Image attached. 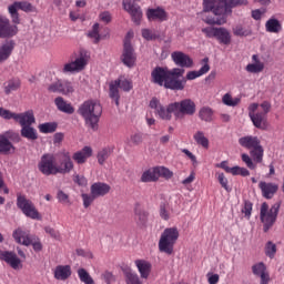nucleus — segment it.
Segmentation results:
<instances>
[{
    "label": "nucleus",
    "instance_id": "nucleus-1",
    "mask_svg": "<svg viewBox=\"0 0 284 284\" xmlns=\"http://www.w3.org/2000/svg\"><path fill=\"white\" fill-rule=\"evenodd\" d=\"M203 11L212 12L215 17H206L203 19L207 26H225L227 16L232 14L233 8L239 6H247V0H203Z\"/></svg>",
    "mask_w": 284,
    "mask_h": 284
},
{
    "label": "nucleus",
    "instance_id": "nucleus-2",
    "mask_svg": "<svg viewBox=\"0 0 284 284\" xmlns=\"http://www.w3.org/2000/svg\"><path fill=\"white\" fill-rule=\"evenodd\" d=\"M239 143L241 148H245V150H250V158L246 153L241 155L243 163H245L248 170H256V163H263V156L265 154V150L263 145H261V139L254 135H245L239 139Z\"/></svg>",
    "mask_w": 284,
    "mask_h": 284
},
{
    "label": "nucleus",
    "instance_id": "nucleus-3",
    "mask_svg": "<svg viewBox=\"0 0 284 284\" xmlns=\"http://www.w3.org/2000/svg\"><path fill=\"white\" fill-rule=\"evenodd\" d=\"M78 114L84 119L88 128L97 132V130H99V121L103 114V106H101L99 101L87 100L79 106Z\"/></svg>",
    "mask_w": 284,
    "mask_h": 284
},
{
    "label": "nucleus",
    "instance_id": "nucleus-4",
    "mask_svg": "<svg viewBox=\"0 0 284 284\" xmlns=\"http://www.w3.org/2000/svg\"><path fill=\"white\" fill-rule=\"evenodd\" d=\"M263 112H256L258 110V103H252L248 106V116L257 130H267L270 128V122H267V114L272 110V103L264 101L260 104Z\"/></svg>",
    "mask_w": 284,
    "mask_h": 284
},
{
    "label": "nucleus",
    "instance_id": "nucleus-5",
    "mask_svg": "<svg viewBox=\"0 0 284 284\" xmlns=\"http://www.w3.org/2000/svg\"><path fill=\"white\" fill-rule=\"evenodd\" d=\"M179 229L178 227H168L165 229L159 240V252L162 254H168L169 256L174 254V245L179 241Z\"/></svg>",
    "mask_w": 284,
    "mask_h": 284
},
{
    "label": "nucleus",
    "instance_id": "nucleus-6",
    "mask_svg": "<svg viewBox=\"0 0 284 284\" xmlns=\"http://www.w3.org/2000/svg\"><path fill=\"white\" fill-rule=\"evenodd\" d=\"M281 210V204L275 203L270 209V204L267 202H263L260 209V220L263 223L264 232H270V230L276 223V219H278V212Z\"/></svg>",
    "mask_w": 284,
    "mask_h": 284
},
{
    "label": "nucleus",
    "instance_id": "nucleus-7",
    "mask_svg": "<svg viewBox=\"0 0 284 284\" xmlns=\"http://www.w3.org/2000/svg\"><path fill=\"white\" fill-rule=\"evenodd\" d=\"M17 207L24 214V216H27V219L41 221V213H39V210H37L32 200L21 193H17Z\"/></svg>",
    "mask_w": 284,
    "mask_h": 284
},
{
    "label": "nucleus",
    "instance_id": "nucleus-8",
    "mask_svg": "<svg viewBox=\"0 0 284 284\" xmlns=\"http://www.w3.org/2000/svg\"><path fill=\"white\" fill-rule=\"evenodd\" d=\"M90 61V55H88V51L80 50L78 57L63 65L62 74H78L79 72H83L88 67V62Z\"/></svg>",
    "mask_w": 284,
    "mask_h": 284
},
{
    "label": "nucleus",
    "instance_id": "nucleus-9",
    "mask_svg": "<svg viewBox=\"0 0 284 284\" xmlns=\"http://www.w3.org/2000/svg\"><path fill=\"white\" fill-rule=\"evenodd\" d=\"M201 32L206 39H215L222 45L232 43V33L223 27H206L202 28Z\"/></svg>",
    "mask_w": 284,
    "mask_h": 284
},
{
    "label": "nucleus",
    "instance_id": "nucleus-10",
    "mask_svg": "<svg viewBox=\"0 0 284 284\" xmlns=\"http://www.w3.org/2000/svg\"><path fill=\"white\" fill-rule=\"evenodd\" d=\"M183 74H185L184 69L174 68L169 71L164 88L166 90H184L187 81L183 78Z\"/></svg>",
    "mask_w": 284,
    "mask_h": 284
},
{
    "label": "nucleus",
    "instance_id": "nucleus-11",
    "mask_svg": "<svg viewBox=\"0 0 284 284\" xmlns=\"http://www.w3.org/2000/svg\"><path fill=\"white\" fill-rule=\"evenodd\" d=\"M13 239L17 241L20 245H26L29 247V245H32L34 252H41L43 250V245L37 239L34 235H30L29 231H23L22 229H17L13 232Z\"/></svg>",
    "mask_w": 284,
    "mask_h": 284
},
{
    "label": "nucleus",
    "instance_id": "nucleus-12",
    "mask_svg": "<svg viewBox=\"0 0 284 284\" xmlns=\"http://www.w3.org/2000/svg\"><path fill=\"white\" fill-rule=\"evenodd\" d=\"M38 170L41 172V174H44V176H57L58 164L54 154L44 153L38 163Z\"/></svg>",
    "mask_w": 284,
    "mask_h": 284
},
{
    "label": "nucleus",
    "instance_id": "nucleus-13",
    "mask_svg": "<svg viewBox=\"0 0 284 284\" xmlns=\"http://www.w3.org/2000/svg\"><path fill=\"white\" fill-rule=\"evenodd\" d=\"M175 109V119H183L184 116H194L196 114V103L190 99L173 102Z\"/></svg>",
    "mask_w": 284,
    "mask_h": 284
},
{
    "label": "nucleus",
    "instance_id": "nucleus-14",
    "mask_svg": "<svg viewBox=\"0 0 284 284\" xmlns=\"http://www.w3.org/2000/svg\"><path fill=\"white\" fill-rule=\"evenodd\" d=\"M4 119L7 121L13 119V121H16V123H19L21 128H26L28 125H33V123H37V119L34 118V111L32 110L26 111L23 113H14L10 110H7Z\"/></svg>",
    "mask_w": 284,
    "mask_h": 284
},
{
    "label": "nucleus",
    "instance_id": "nucleus-15",
    "mask_svg": "<svg viewBox=\"0 0 284 284\" xmlns=\"http://www.w3.org/2000/svg\"><path fill=\"white\" fill-rule=\"evenodd\" d=\"M150 108L155 110V114H158L163 121H172V114L175 115L174 103H170L165 108L156 98H152L150 101Z\"/></svg>",
    "mask_w": 284,
    "mask_h": 284
},
{
    "label": "nucleus",
    "instance_id": "nucleus-16",
    "mask_svg": "<svg viewBox=\"0 0 284 284\" xmlns=\"http://www.w3.org/2000/svg\"><path fill=\"white\" fill-rule=\"evenodd\" d=\"M11 141H21V136L17 132L8 131L6 134H0V154H10L14 150Z\"/></svg>",
    "mask_w": 284,
    "mask_h": 284
},
{
    "label": "nucleus",
    "instance_id": "nucleus-17",
    "mask_svg": "<svg viewBox=\"0 0 284 284\" xmlns=\"http://www.w3.org/2000/svg\"><path fill=\"white\" fill-rule=\"evenodd\" d=\"M19 32V27L12 24L8 17L0 14V39H11Z\"/></svg>",
    "mask_w": 284,
    "mask_h": 284
},
{
    "label": "nucleus",
    "instance_id": "nucleus-18",
    "mask_svg": "<svg viewBox=\"0 0 284 284\" xmlns=\"http://www.w3.org/2000/svg\"><path fill=\"white\" fill-rule=\"evenodd\" d=\"M122 6L129 14H131V19L135 26H141V19H143V11L141 7L132 0H123Z\"/></svg>",
    "mask_w": 284,
    "mask_h": 284
},
{
    "label": "nucleus",
    "instance_id": "nucleus-19",
    "mask_svg": "<svg viewBox=\"0 0 284 284\" xmlns=\"http://www.w3.org/2000/svg\"><path fill=\"white\" fill-rule=\"evenodd\" d=\"M61 162L58 164V174H70L74 170V162H72V154L70 151L62 150L60 152Z\"/></svg>",
    "mask_w": 284,
    "mask_h": 284
},
{
    "label": "nucleus",
    "instance_id": "nucleus-20",
    "mask_svg": "<svg viewBox=\"0 0 284 284\" xmlns=\"http://www.w3.org/2000/svg\"><path fill=\"white\" fill-rule=\"evenodd\" d=\"M121 61L126 68H134L136 63V53H134V48H132V43L129 41L124 42Z\"/></svg>",
    "mask_w": 284,
    "mask_h": 284
},
{
    "label": "nucleus",
    "instance_id": "nucleus-21",
    "mask_svg": "<svg viewBox=\"0 0 284 284\" xmlns=\"http://www.w3.org/2000/svg\"><path fill=\"white\" fill-rule=\"evenodd\" d=\"M170 71L163 67H155L151 72V81L155 83V85L164 87L168 82V77L170 75Z\"/></svg>",
    "mask_w": 284,
    "mask_h": 284
},
{
    "label": "nucleus",
    "instance_id": "nucleus-22",
    "mask_svg": "<svg viewBox=\"0 0 284 284\" xmlns=\"http://www.w3.org/2000/svg\"><path fill=\"white\" fill-rule=\"evenodd\" d=\"M150 219V212L141 203L134 205V221L139 227H145Z\"/></svg>",
    "mask_w": 284,
    "mask_h": 284
},
{
    "label": "nucleus",
    "instance_id": "nucleus-23",
    "mask_svg": "<svg viewBox=\"0 0 284 284\" xmlns=\"http://www.w3.org/2000/svg\"><path fill=\"white\" fill-rule=\"evenodd\" d=\"M258 189L262 192V196L264 199L270 200V199H274V195L276 194V192H278V184L261 181L258 183Z\"/></svg>",
    "mask_w": 284,
    "mask_h": 284
},
{
    "label": "nucleus",
    "instance_id": "nucleus-24",
    "mask_svg": "<svg viewBox=\"0 0 284 284\" xmlns=\"http://www.w3.org/2000/svg\"><path fill=\"white\" fill-rule=\"evenodd\" d=\"M134 265L140 274V278L148 281L152 274V263L146 260H135Z\"/></svg>",
    "mask_w": 284,
    "mask_h": 284
},
{
    "label": "nucleus",
    "instance_id": "nucleus-25",
    "mask_svg": "<svg viewBox=\"0 0 284 284\" xmlns=\"http://www.w3.org/2000/svg\"><path fill=\"white\" fill-rule=\"evenodd\" d=\"M171 58L173 59L175 65H179L180 68H192L194 64L192 58L181 51H174L171 54Z\"/></svg>",
    "mask_w": 284,
    "mask_h": 284
},
{
    "label": "nucleus",
    "instance_id": "nucleus-26",
    "mask_svg": "<svg viewBox=\"0 0 284 284\" xmlns=\"http://www.w3.org/2000/svg\"><path fill=\"white\" fill-rule=\"evenodd\" d=\"M0 261H6L12 270H19V265H21V260L17 257V253L10 251L0 250Z\"/></svg>",
    "mask_w": 284,
    "mask_h": 284
},
{
    "label": "nucleus",
    "instance_id": "nucleus-27",
    "mask_svg": "<svg viewBox=\"0 0 284 284\" xmlns=\"http://www.w3.org/2000/svg\"><path fill=\"white\" fill-rule=\"evenodd\" d=\"M16 45L14 40H7L0 45V63H4V61H8L12 57Z\"/></svg>",
    "mask_w": 284,
    "mask_h": 284
},
{
    "label": "nucleus",
    "instance_id": "nucleus-28",
    "mask_svg": "<svg viewBox=\"0 0 284 284\" xmlns=\"http://www.w3.org/2000/svg\"><path fill=\"white\" fill-rule=\"evenodd\" d=\"M55 281H68L72 276V267L70 265H58L53 270Z\"/></svg>",
    "mask_w": 284,
    "mask_h": 284
},
{
    "label": "nucleus",
    "instance_id": "nucleus-29",
    "mask_svg": "<svg viewBox=\"0 0 284 284\" xmlns=\"http://www.w3.org/2000/svg\"><path fill=\"white\" fill-rule=\"evenodd\" d=\"M146 18L149 21H168V12L161 7L148 9Z\"/></svg>",
    "mask_w": 284,
    "mask_h": 284
},
{
    "label": "nucleus",
    "instance_id": "nucleus-30",
    "mask_svg": "<svg viewBox=\"0 0 284 284\" xmlns=\"http://www.w3.org/2000/svg\"><path fill=\"white\" fill-rule=\"evenodd\" d=\"M203 65L199 71H189L186 73L187 81H194V79H199V77H203V74H207L210 72V58H204Z\"/></svg>",
    "mask_w": 284,
    "mask_h": 284
},
{
    "label": "nucleus",
    "instance_id": "nucleus-31",
    "mask_svg": "<svg viewBox=\"0 0 284 284\" xmlns=\"http://www.w3.org/2000/svg\"><path fill=\"white\" fill-rule=\"evenodd\" d=\"M92 156V148L84 146L82 150L73 153L72 159L78 165H83V163L88 162V159Z\"/></svg>",
    "mask_w": 284,
    "mask_h": 284
},
{
    "label": "nucleus",
    "instance_id": "nucleus-32",
    "mask_svg": "<svg viewBox=\"0 0 284 284\" xmlns=\"http://www.w3.org/2000/svg\"><path fill=\"white\" fill-rule=\"evenodd\" d=\"M91 194H93L95 199L105 196V194H110V185L103 182H95L91 185Z\"/></svg>",
    "mask_w": 284,
    "mask_h": 284
},
{
    "label": "nucleus",
    "instance_id": "nucleus-33",
    "mask_svg": "<svg viewBox=\"0 0 284 284\" xmlns=\"http://www.w3.org/2000/svg\"><path fill=\"white\" fill-rule=\"evenodd\" d=\"M54 104L60 112H64V114H74V106H72L71 103H68L63 98H55Z\"/></svg>",
    "mask_w": 284,
    "mask_h": 284
},
{
    "label": "nucleus",
    "instance_id": "nucleus-34",
    "mask_svg": "<svg viewBox=\"0 0 284 284\" xmlns=\"http://www.w3.org/2000/svg\"><path fill=\"white\" fill-rule=\"evenodd\" d=\"M266 32H271L272 34H278V32L283 31V24L276 18H270L265 23Z\"/></svg>",
    "mask_w": 284,
    "mask_h": 284
},
{
    "label": "nucleus",
    "instance_id": "nucleus-35",
    "mask_svg": "<svg viewBox=\"0 0 284 284\" xmlns=\"http://www.w3.org/2000/svg\"><path fill=\"white\" fill-rule=\"evenodd\" d=\"M155 181H159V172L156 171V168L148 169L141 175L142 183H155Z\"/></svg>",
    "mask_w": 284,
    "mask_h": 284
},
{
    "label": "nucleus",
    "instance_id": "nucleus-36",
    "mask_svg": "<svg viewBox=\"0 0 284 284\" xmlns=\"http://www.w3.org/2000/svg\"><path fill=\"white\" fill-rule=\"evenodd\" d=\"M20 134L23 139H28V141H37L39 139L37 129L32 128V125L22 126Z\"/></svg>",
    "mask_w": 284,
    "mask_h": 284
},
{
    "label": "nucleus",
    "instance_id": "nucleus-37",
    "mask_svg": "<svg viewBox=\"0 0 284 284\" xmlns=\"http://www.w3.org/2000/svg\"><path fill=\"white\" fill-rule=\"evenodd\" d=\"M193 139L196 145H201V148H204V150H207L210 148V140L207 139V136H205V133L203 131H196L193 134Z\"/></svg>",
    "mask_w": 284,
    "mask_h": 284
},
{
    "label": "nucleus",
    "instance_id": "nucleus-38",
    "mask_svg": "<svg viewBox=\"0 0 284 284\" xmlns=\"http://www.w3.org/2000/svg\"><path fill=\"white\" fill-rule=\"evenodd\" d=\"M214 110L210 106H203L199 111V118L201 121H205V123H212L214 120Z\"/></svg>",
    "mask_w": 284,
    "mask_h": 284
},
{
    "label": "nucleus",
    "instance_id": "nucleus-39",
    "mask_svg": "<svg viewBox=\"0 0 284 284\" xmlns=\"http://www.w3.org/2000/svg\"><path fill=\"white\" fill-rule=\"evenodd\" d=\"M119 81H113L109 85V97L110 99H113L115 101V105L119 108V100L121 99V95L119 94Z\"/></svg>",
    "mask_w": 284,
    "mask_h": 284
},
{
    "label": "nucleus",
    "instance_id": "nucleus-40",
    "mask_svg": "<svg viewBox=\"0 0 284 284\" xmlns=\"http://www.w3.org/2000/svg\"><path fill=\"white\" fill-rule=\"evenodd\" d=\"M124 278L126 284H143L139 274L130 268L124 271Z\"/></svg>",
    "mask_w": 284,
    "mask_h": 284
},
{
    "label": "nucleus",
    "instance_id": "nucleus-41",
    "mask_svg": "<svg viewBox=\"0 0 284 284\" xmlns=\"http://www.w3.org/2000/svg\"><path fill=\"white\" fill-rule=\"evenodd\" d=\"M111 154H112V149L111 148L101 149L97 154L99 165H105V161L108 159H110Z\"/></svg>",
    "mask_w": 284,
    "mask_h": 284
},
{
    "label": "nucleus",
    "instance_id": "nucleus-42",
    "mask_svg": "<svg viewBox=\"0 0 284 284\" xmlns=\"http://www.w3.org/2000/svg\"><path fill=\"white\" fill-rule=\"evenodd\" d=\"M233 34L234 37H252V29L237 24L233 28Z\"/></svg>",
    "mask_w": 284,
    "mask_h": 284
},
{
    "label": "nucleus",
    "instance_id": "nucleus-43",
    "mask_svg": "<svg viewBox=\"0 0 284 284\" xmlns=\"http://www.w3.org/2000/svg\"><path fill=\"white\" fill-rule=\"evenodd\" d=\"M12 6L22 12H34V7L28 1H16Z\"/></svg>",
    "mask_w": 284,
    "mask_h": 284
},
{
    "label": "nucleus",
    "instance_id": "nucleus-44",
    "mask_svg": "<svg viewBox=\"0 0 284 284\" xmlns=\"http://www.w3.org/2000/svg\"><path fill=\"white\" fill-rule=\"evenodd\" d=\"M222 103H224V105H227L229 108H236V105H239V103H241V99L240 98H232V94L230 93H225L222 98Z\"/></svg>",
    "mask_w": 284,
    "mask_h": 284
},
{
    "label": "nucleus",
    "instance_id": "nucleus-45",
    "mask_svg": "<svg viewBox=\"0 0 284 284\" xmlns=\"http://www.w3.org/2000/svg\"><path fill=\"white\" fill-rule=\"evenodd\" d=\"M128 145L130 148L141 145L143 143V133H133L130 135V138L126 140Z\"/></svg>",
    "mask_w": 284,
    "mask_h": 284
},
{
    "label": "nucleus",
    "instance_id": "nucleus-46",
    "mask_svg": "<svg viewBox=\"0 0 284 284\" xmlns=\"http://www.w3.org/2000/svg\"><path fill=\"white\" fill-rule=\"evenodd\" d=\"M39 130L42 134H52V132H57V123L54 122H45L39 125Z\"/></svg>",
    "mask_w": 284,
    "mask_h": 284
},
{
    "label": "nucleus",
    "instance_id": "nucleus-47",
    "mask_svg": "<svg viewBox=\"0 0 284 284\" xmlns=\"http://www.w3.org/2000/svg\"><path fill=\"white\" fill-rule=\"evenodd\" d=\"M78 276L81 281V283L84 284H94V278L85 271V268H79L78 270Z\"/></svg>",
    "mask_w": 284,
    "mask_h": 284
},
{
    "label": "nucleus",
    "instance_id": "nucleus-48",
    "mask_svg": "<svg viewBox=\"0 0 284 284\" xmlns=\"http://www.w3.org/2000/svg\"><path fill=\"white\" fill-rule=\"evenodd\" d=\"M21 88V82L19 80H9L4 84L6 94H10L11 92H17V89Z\"/></svg>",
    "mask_w": 284,
    "mask_h": 284
},
{
    "label": "nucleus",
    "instance_id": "nucleus-49",
    "mask_svg": "<svg viewBox=\"0 0 284 284\" xmlns=\"http://www.w3.org/2000/svg\"><path fill=\"white\" fill-rule=\"evenodd\" d=\"M265 64L263 62H254L246 65V72H251V74H258V72H263Z\"/></svg>",
    "mask_w": 284,
    "mask_h": 284
},
{
    "label": "nucleus",
    "instance_id": "nucleus-50",
    "mask_svg": "<svg viewBox=\"0 0 284 284\" xmlns=\"http://www.w3.org/2000/svg\"><path fill=\"white\" fill-rule=\"evenodd\" d=\"M266 272H267V266H265V263L263 262H258L252 266V273L254 274V276H261Z\"/></svg>",
    "mask_w": 284,
    "mask_h": 284
},
{
    "label": "nucleus",
    "instance_id": "nucleus-51",
    "mask_svg": "<svg viewBox=\"0 0 284 284\" xmlns=\"http://www.w3.org/2000/svg\"><path fill=\"white\" fill-rule=\"evenodd\" d=\"M99 23H94L92 30L89 31L88 37L93 39V43H99L101 41V34L99 33Z\"/></svg>",
    "mask_w": 284,
    "mask_h": 284
},
{
    "label": "nucleus",
    "instance_id": "nucleus-52",
    "mask_svg": "<svg viewBox=\"0 0 284 284\" xmlns=\"http://www.w3.org/2000/svg\"><path fill=\"white\" fill-rule=\"evenodd\" d=\"M8 10H9V14L11 17L12 23H14V26H19V23H21V18H19V9L11 4L9 6Z\"/></svg>",
    "mask_w": 284,
    "mask_h": 284
},
{
    "label": "nucleus",
    "instance_id": "nucleus-53",
    "mask_svg": "<svg viewBox=\"0 0 284 284\" xmlns=\"http://www.w3.org/2000/svg\"><path fill=\"white\" fill-rule=\"evenodd\" d=\"M115 81L119 82V88L121 90H123V92H130V90H132V88H133L132 80H128L125 78H120Z\"/></svg>",
    "mask_w": 284,
    "mask_h": 284
},
{
    "label": "nucleus",
    "instance_id": "nucleus-54",
    "mask_svg": "<svg viewBox=\"0 0 284 284\" xmlns=\"http://www.w3.org/2000/svg\"><path fill=\"white\" fill-rule=\"evenodd\" d=\"M142 37L145 41H156L159 39L158 32L150 29H142Z\"/></svg>",
    "mask_w": 284,
    "mask_h": 284
},
{
    "label": "nucleus",
    "instance_id": "nucleus-55",
    "mask_svg": "<svg viewBox=\"0 0 284 284\" xmlns=\"http://www.w3.org/2000/svg\"><path fill=\"white\" fill-rule=\"evenodd\" d=\"M217 176V181L221 185V187H223L226 192H232V189L230 186V182L227 181V178L225 176L224 173H216Z\"/></svg>",
    "mask_w": 284,
    "mask_h": 284
},
{
    "label": "nucleus",
    "instance_id": "nucleus-56",
    "mask_svg": "<svg viewBox=\"0 0 284 284\" xmlns=\"http://www.w3.org/2000/svg\"><path fill=\"white\" fill-rule=\"evenodd\" d=\"M155 169L158 172V179H161V176H163L164 179H172V176H174V173L168 168L156 166Z\"/></svg>",
    "mask_w": 284,
    "mask_h": 284
},
{
    "label": "nucleus",
    "instance_id": "nucleus-57",
    "mask_svg": "<svg viewBox=\"0 0 284 284\" xmlns=\"http://www.w3.org/2000/svg\"><path fill=\"white\" fill-rule=\"evenodd\" d=\"M265 254L268 258H274L276 256V244L274 242L268 241L265 245Z\"/></svg>",
    "mask_w": 284,
    "mask_h": 284
},
{
    "label": "nucleus",
    "instance_id": "nucleus-58",
    "mask_svg": "<svg viewBox=\"0 0 284 284\" xmlns=\"http://www.w3.org/2000/svg\"><path fill=\"white\" fill-rule=\"evenodd\" d=\"M57 199L62 205H72V202H70V195L61 190L58 191Z\"/></svg>",
    "mask_w": 284,
    "mask_h": 284
},
{
    "label": "nucleus",
    "instance_id": "nucleus-59",
    "mask_svg": "<svg viewBox=\"0 0 284 284\" xmlns=\"http://www.w3.org/2000/svg\"><path fill=\"white\" fill-rule=\"evenodd\" d=\"M71 92H74L72 82L61 81L60 94H70Z\"/></svg>",
    "mask_w": 284,
    "mask_h": 284
},
{
    "label": "nucleus",
    "instance_id": "nucleus-60",
    "mask_svg": "<svg viewBox=\"0 0 284 284\" xmlns=\"http://www.w3.org/2000/svg\"><path fill=\"white\" fill-rule=\"evenodd\" d=\"M81 196H82L83 205L85 209L91 206L92 203H94V200L97 199V196H94V194L92 193L91 194L83 193Z\"/></svg>",
    "mask_w": 284,
    "mask_h": 284
},
{
    "label": "nucleus",
    "instance_id": "nucleus-61",
    "mask_svg": "<svg viewBox=\"0 0 284 284\" xmlns=\"http://www.w3.org/2000/svg\"><path fill=\"white\" fill-rule=\"evenodd\" d=\"M233 176H250V171L245 168L233 166Z\"/></svg>",
    "mask_w": 284,
    "mask_h": 284
},
{
    "label": "nucleus",
    "instance_id": "nucleus-62",
    "mask_svg": "<svg viewBox=\"0 0 284 284\" xmlns=\"http://www.w3.org/2000/svg\"><path fill=\"white\" fill-rule=\"evenodd\" d=\"M160 216L163 221H170V207H168V205H160Z\"/></svg>",
    "mask_w": 284,
    "mask_h": 284
},
{
    "label": "nucleus",
    "instance_id": "nucleus-63",
    "mask_svg": "<svg viewBox=\"0 0 284 284\" xmlns=\"http://www.w3.org/2000/svg\"><path fill=\"white\" fill-rule=\"evenodd\" d=\"M252 207L253 204L250 201L244 202V206L242 207V214L246 216V219H250L252 216Z\"/></svg>",
    "mask_w": 284,
    "mask_h": 284
},
{
    "label": "nucleus",
    "instance_id": "nucleus-64",
    "mask_svg": "<svg viewBox=\"0 0 284 284\" xmlns=\"http://www.w3.org/2000/svg\"><path fill=\"white\" fill-rule=\"evenodd\" d=\"M73 181L74 183H77V185H80L82 187H85V185H88V179H85V176L83 175H79V174L74 175Z\"/></svg>",
    "mask_w": 284,
    "mask_h": 284
}]
</instances>
